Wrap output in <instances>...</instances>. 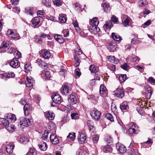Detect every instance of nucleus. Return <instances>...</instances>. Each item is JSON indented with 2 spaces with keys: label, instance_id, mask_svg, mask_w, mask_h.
Wrapping results in <instances>:
<instances>
[{
  "label": "nucleus",
  "instance_id": "obj_31",
  "mask_svg": "<svg viewBox=\"0 0 155 155\" xmlns=\"http://www.w3.org/2000/svg\"><path fill=\"white\" fill-rule=\"evenodd\" d=\"M5 117L7 120H10L11 122L12 123L14 122L16 119L15 115L12 113L6 114Z\"/></svg>",
  "mask_w": 155,
  "mask_h": 155
},
{
  "label": "nucleus",
  "instance_id": "obj_55",
  "mask_svg": "<svg viewBox=\"0 0 155 155\" xmlns=\"http://www.w3.org/2000/svg\"><path fill=\"white\" fill-rule=\"evenodd\" d=\"M105 118L111 122H114L113 117L112 114L110 113H107L105 115Z\"/></svg>",
  "mask_w": 155,
  "mask_h": 155
},
{
  "label": "nucleus",
  "instance_id": "obj_27",
  "mask_svg": "<svg viewBox=\"0 0 155 155\" xmlns=\"http://www.w3.org/2000/svg\"><path fill=\"white\" fill-rule=\"evenodd\" d=\"M44 73L43 74L44 75V78L45 81L51 80L52 78L53 73L51 71L46 70L44 71Z\"/></svg>",
  "mask_w": 155,
  "mask_h": 155
},
{
  "label": "nucleus",
  "instance_id": "obj_24",
  "mask_svg": "<svg viewBox=\"0 0 155 155\" xmlns=\"http://www.w3.org/2000/svg\"><path fill=\"white\" fill-rule=\"evenodd\" d=\"M101 6L104 12L106 13H109L110 12V7L109 4L107 2L104 1L101 4Z\"/></svg>",
  "mask_w": 155,
  "mask_h": 155
},
{
  "label": "nucleus",
  "instance_id": "obj_28",
  "mask_svg": "<svg viewBox=\"0 0 155 155\" xmlns=\"http://www.w3.org/2000/svg\"><path fill=\"white\" fill-rule=\"evenodd\" d=\"M89 30L91 33L94 34L97 33L100 31L99 28L97 26L90 25Z\"/></svg>",
  "mask_w": 155,
  "mask_h": 155
},
{
  "label": "nucleus",
  "instance_id": "obj_8",
  "mask_svg": "<svg viewBox=\"0 0 155 155\" xmlns=\"http://www.w3.org/2000/svg\"><path fill=\"white\" fill-rule=\"evenodd\" d=\"M92 118L94 120L97 121L100 119L101 115L100 111L97 109L92 110L91 112Z\"/></svg>",
  "mask_w": 155,
  "mask_h": 155
},
{
  "label": "nucleus",
  "instance_id": "obj_38",
  "mask_svg": "<svg viewBox=\"0 0 155 155\" xmlns=\"http://www.w3.org/2000/svg\"><path fill=\"white\" fill-rule=\"evenodd\" d=\"M32 67L30 62L26 63L25 64L24 70L25 72L28 73H30L32 71Z\"/></svg>",
  "mask_w": 155,
  "mask_h": 155
},
{
  "label": "nucleus",
  "instance_id": "obj_5",
  "mask_svg": "<svg viewBox=\"0 0 155 155\" xmlns=\"http://www.w3.org/2000/svg\"><path fill=\"white\" fill-rule=\"evenodd\" d=\"M7 35L11 39L18 40L20 39L19 35L15 30H8L7 31Z\"/></svg>",
  "mask_w": 155,
  "mask_h": 155
},
{
  "label": "nucleus",
  "instance_id": "obj_52",
  "mask_svg": "<svg viewBox=\"0 0 155 155\" xmlns=\"http://www.w3.org/2000/svg\"><path fill=\"white\" fill-rule=\"evenodd\" d=\"M35 41L38 44H41L43 41V39L40 36L36 35L35 36Z\"/></svg>",
  "mask_w": 155,
  "mask_h": 155
},
{
  "label": "nucleus",
  "instance_id": "obj_50",
  "mask_svg": "<svg viewBox=\"0 0 155 155\" xmlns=\"http://www.w3.org/2000/svg\"><path fill=\"white\" fill-rule=\"evenodd\" d=\"M112 25V23L111 21L108 20L104 25L103 28L104 29L110 30L111 28V26Z\"/></svg>",
  "mask_w": 155,
  "mask_h": 155
},
{
  "label": "nucleus",
  "instance_id": "obj_34",
  "mask_svg": "<svg viewBox=\"0 0 155 155\" xmlns=\"http://www.w3.org/2000/svg\"><path fill=\"white\" fill-rule=\"evenodd\" d=\"M15 147L14 143H10L7 144L6 146V150L7 153L10 154L12 153Z\"/></svg>",
  "mask_w": 155,
  "mask_h": 155
},
{
  "label": "nucleus",
  "instance_id": "obj_30",
  "mask_svg": "<svg viewBox=\"0 0 155 155\" xmlns=\"http://www.w3.org/2000/svg\"><path fill=\"white\" fill-rule=\"evenodd\" d=\"M111 37L113 40L117 42H120L122 40L121 37L118 34L115 32L111 33Z\"/></svg>",
  "mask_w": 155,
  "mask_h": 155
},
{
  "label": "nucleus",
  "instance_id": "obj_25",
  "mask_svg": "<svg viewBox=\"0 0 155 155\" xmlns=\"http://www.w3.org/2000/svg\"><path fill=\"white\" fill-rule=\"evenodd\" d=\"M152 94V88L151 87L148 86L144 93V95L146 99H149L151 97Z\"/></svg>",
  "mask_w": 155,
  "mask_h": 155
},
{
  "label": "nucleus",
  "instance_id": "obj_41",
  "mask_svg": "<svg viewBox=\"0 0 155 155\" xmlns=\"http://www.w3.org/2000/svg\"><path fill=\"white\" fill-rule=\"evenodd\" d=\"M138 107H137V112L142 116L145 115V111L144 110V108L143 107L138 105Z\"/></svg>",
  "mask_w": 155,
  "mask_h": 155
},
{
  "label": "nucleus",
  "instance_id": "obj_10",
  "mask_svg": "<svg viewBox=\"0 0 155 155\" xmlns=\"http://www.w3.org/2000/svg\"><path fill=\"white\" fill-rule=\"evenodd\" d=\"M123 88H117L114 91L115 95L120 98H123L125 95V93L124 91Z\"/></svg>",
  "mask_w": 155,
  "mask_h": 155
},
{
  "label": "nucleus",
  "instance_id": "obj_23",
  "mask_svg": "<svg viewBox=\"0 0 155 155\" xmlns=\"http://www.w3.org/2000/svg\"><path fill=\"white\" fill-rule=\"evenodd\" d=\"M20 62L18 60L13 58L9 63L10 66L15 68H17L20 66Z\"/></svg>",
  "mask_w": 155,
  "mask_h": 155
},
{
  "label": "nucleus",
  "instance_id": "obj_14",
  "mask_svg": "<svg viewBox=\"0 0 155 155\" xmlns=\"http://www.w3.org/2000/svg\"><path fill=\"white\" fill-rule=\"evenodd\" d=\"M86 134L82 132H79L78 136V140L80 143L82 144L84 143L87 139Z\"/></svg>",
  "mask_w": 155,
  "mask_h": 155
},
{
  "label": "nucleus",
  "instance_id": "obj_58",
  "mask_svg": "<svg viewBox=\"0 0 155 155\" xmlns=\"http://www.w3.org/2000/svg\"><path fill=\"white\" fill-rule=\"evenodd\" d=\"M14 55L15 56V58H14L17 60L21 57V53L18 51H15L14 53Z\"/></svg>",
  "mask_w": 155,
  "mask_h": 155
},
{
  "label": "nucleus",
  "instance_id": "obj_56",
  "mask_svg": "<svg viewBox=\"0 0 155 155\" xmlns=\"http://www.w3.org/2000/svg\"><path fill=\"white\" fill-rule=\"evenodd\" d=\"M9 44L6 41H3L0 46V51L2 50L6 49V48L9 46Z\"/></svg>",
  "mask_w": 155,
  "mask_h": 155
},
{
  "label": "nucleus",
  "instance_id": "obj_44",
  "mask_svg": "<svg viewBox=\"0 0 155 155\" xmlns=\"http://www.w3.org/2000/svg\"><path fill=\"white\" fill-rule=\"evenodd\" d=\"M104 140L107 142V143L111 144L113 142L112 137L109 134H106L104 137Z\"/></svg>",
  "mask_w": 155,
  "mask_h": 155
},
{
  "label": "nucleus",
  "instance_id": "obj_35",
  "mask_svg": "<svg viewBox=\"0 0 155 155\" xmlns=\"http://www.w3.org/2000/svg\"><path fill=\"white\" fill-rule=\"evenodd\" d=\"M25 10L26 13L31 15H32L35 11L36 10V8L34 7L28 6L26 8Z\"/></svg>",
  "mask_w": 155,
  "mask_h": 155
},
{
  "label": "nucleus",
  "instance_id": "obj_54",
  "mask_svg": "<svg viewBox=\"0 0 155 155\" xmlns=\"http://www.w3.org/2000/svg\"><path fill=\"white\" fill-rule=\"evenodd\" d=\"M74 50L75 55L74 57H78L82 53V51L81 49L78 48H76Z\"/></svg>",
  "mask_w": 155,
  "mask_h": 155
},
{
  "label": "nucleus",
  "instance_id": "obj_48",
  "mask_svg": "<svg viewBox=\"0 0 155 155\" xmlns=\"http://www.w3.org/2000/svg\"><path fill=\"white\" fill-rule=\"evenodd\" d=\"M15 49L14 48L10 47L8 48H7L6 49L2 50L0 51V52H6L7 53L10 54H12L13 53L14 49Z\"/></svg>",
  "mask_w": 155,
  "mask_h": 155
},
{
  "label": "nucleus",
  "instance_id": "obj_64",
  "mask_svg": "<svg viewBox=\"0 0 155 155\" xmlns=\"http://www.w3.org/2000/svg\"><path fill=\"white\" fill-rule=\"evenodd\" d=\"M138 4L140 7H142L143 5H146L147 3L146 0H140L138 1Z\"/></svg>",
  "mask_w": 155,
  "mask_h": 155
},
{
  "label": "nucleus",
  "instance_id": "obj_40",
  "mask_svg": "<svg viewBox=\"0 0 155 155\" xmlns=\"http://www.w3.org/2000/svg\"><path fill=\"white\" fill-rule=\"evenodd\" d=\"M118 79L120 84L124 82L128 78L126 74H119L118 75Z\"/></svg>",
  "mask_w": 155,
  "mask_h": 155
},
{
  "label": "nucleus",
  "instance_id": "obj_26",
  "mask_svg": "<svg viewBox=\"0 0 155 155\" xmlns=\"http://www.w3.org/2000/svg\"><path fill=\"white\" fill-rule=\"evenodd\" d=\"M126 16L127 17L124 21L122 20V23L124 27H127L131 25L132 24V21L130 17L127 16Z\"/></svg>",
  "mask_w": 155,
  "mask_h": 155
},
{
  "label": "nucleus",
  "instance_id": "obj_7",
  "mask_svg": "<svg viewBox=\"0 0 155 155\" xmlns=\"http://www.w3.org/2000/svg\"><path fill=\"white\" fill-rule=\"evenodd\" d=\"M116 43L112 41H107L106 43V46L110 52H114L117 48Z\"/></svg>",
  "mask_w": 155,
  "mask_h": 155
},
{
  "label": "nucleus",
  "instance_id": "obj_62",
  "mask_svg": "<svg viewBox=\"0 0 155 155\" xmlns=\"http://www.w3.org/2000/svg\"><path fill=\"white\" fill-rule=\"evenodd\" d=\"M67 18L66 16L64 15L60 16L59 18V21L62 23H65L67 21Z\"/></svg>",
  "mask_w": 155,
  "mask_h": 155
},
{
  "label": "nucleus",
  "instance_id": "obj_57",
  "mask_svg": "<svg viewBox=\"0 0 155 155\" xmlns=\"http://www.w3.org/2000/svg\"><path fill=\"white\" fill-rule=\"evenodd\" d=\"M74 61L75 63L74 66L75 67H77L79 66L80 63V60L78 57H74Z\"/></svg>",
  "mask_w": 155,
  "mask_h": 155
},
{
  "label": "nucleus",
  "instance_id": "obj_60",
  "mask_svg": "<svg viewBox=\"0 0 155 155\" xmlns=\"http://www.w3.org/2000/svg\"><path fill=\"white\" fill-rule=\"evenodd\" d=\"M54 4L57 6H60L63 3L62 0H54L53 2Z\"/></svg>",
  "mask_w": 155,
  "mask_h": 155
},
{
  "label": "nucleus",
  "instance_id": "obj_45",
  "mask_svg": "<svg viewBox=\"0 0 155 155\" xmlns=\"http://www.w3.org/2000/svg\"><path fill=\"white\" fill-rule=\"evenodd\" d=\"M37 151L35 148H30L27 154V155H37Z\"/></svg>",
  "mask_w": 155,
  "mask_h": 155
},
{
  "label": "nucleus",
  "instance_id": "obj_11",
  "mask_svg": "<svg viewBox=\"0 0 155 155\" xmlns=\"http://www.w3.org/2000/svg\"><path fill=\"white\" fill-rule=\"evenodd\" d=\"M36 63L40 67L43 68L44 69H47L49 68V65L41 59H38Z\"/></svg>",
  "mask_w": 155,
  "mask_h": 155
},
{
  "label": "nucleus",
  "instance_id": "obj_18",
  "mask_svg": "<svg viewBox=\"0 0 155 155\" xmlns=\"http://www.w3.org/2000/svg\"><path fill=\"white\" fill-rule=\"evenodd\" d=\"M120 107L123 112L127 111L129 109L128 102L126 101L123 102L120 104Z\"/></svg>",
  "mask_w": 155,
  "mask_h": 155
},
{
  "label": "nucleus",
  "instance_id": "obj_29",
  "mask_svg": "<svg viewBox=\"0 0 155 155\" xmlns=\"http://www.w3.org/2000/svg\"><path fill=\"white\" fill-rule=\"evenodd\" d=\"M45 115L46 118L50 120L54 119L55 117V114L51 111L49 110L45 113Z\"/></svg>",
  "mask_w": 155,
  "mask_h": 155
},
{
  "label": "nucleus",
  "instance_id": "obj_16",
  "mask_svg": "<svg viewBox=\"0 0 155 155\" xmlns=\"http://www.w3.org/2000/svg\"><path fill=\"white\" fill-rule=\"evenodd\" d=\"M75 93H72L68 96V100L69 102L72 105L75 104L77 102V99Z\"/></svg>",
  "mask_w": 155,
  "mask_h": 155
},
{
  "label": "nucleus",
  "instance_id": "obj_3",
  "mask_svg": "<svg viewBox=\"0 0 155 155\" xmlns=\"http://www.w3.org/2000/svg\"><path fill=\"white\" fill-rule=\"evenodd\" d=\"M71 90L72 87L70 84L64 83L61 88L60 91L63 95H68L71 93Z\"/></svg>",
  "mask_w": 155,
  "mask_h": 155
},
{
  "label": "nucleus",
  "instance_id": "obj_59",
  "mask_svg": "<svg viewBox=\"0 0 155 155\" xmlns=\"http://www.w3.org/2000/svg\"><path fill=\"white\" fill-rule=\"evenodd\" d=\"M29 141L28 138L26 137H21L19 139V141L23 144H25Z\"/></svg>",
  "mask_w": 155,
  "mask_h": 155
},
{
  "label": "nucleus",
  "instance_id": "obj_22",
  "mask_svg": "<svg viewBox=\"0 0 155 155\" xmlns=\"http://www.w3.org/2000/svg\"><path fill=\"white\" fill-rule=\"evenodd\" d=\"M50 139L51 142L54 144H56L59 143L58 137L55 134H51L50 135Z\"/></svg>",
  "mask_w": 155,
  "mask_h": 155
},
{
  "label": "nucleus",
  "instance_id": "obj_39",
  "mask_svg": "<svg viewBox=\"0 0 155 155\" xmlns=\"http://www.w3.org/2000/svg\"><path fill=\"white\" fill-rule=\"evenodd\" d=\"M34 81L30 78L27 77L26 78V85L28 87H31L33 86Z\"/></svg>",
  "mask_w": 155,
  "mask_h": 155
},
{
  "label": "nucleus",
  "instance_id": "obj_47",
  "mask_svg": "<svg viewBox=\"0 0 155 155\" xmlns=\"http://www.w3.org/2000/svg\"><path fill=\"white\" fill-rule=\"evenodd\" d=\"M42 38H47L48 39H51L52 37L51 35V33L49 32L48 33H45L44 32L42 33L40 35Z\"/></svg>",
  "mask_w": 155,
  "mask_h": 155
},
{
  "label": "nucleus",
  "instance_id": "obj_53",
  "mask_svg": "<svg viewBox=\"0 0 155 155\" xmlns=\"http://www.w3.org/2000/svg\"><path fill=\"white\" fill-rule=\"evenodd\" d=\"M56 127V126L55 124L53 122H51L49 124L47 130L48 131H49L52 130H55Z\"/></svg>",
  "mask_w": 155,
  "mask_h": 155
},
{
  "label": "nucleus",
  "instance_id": "obj_51",
  "mask_svg": "<svg viewBox=\"0 0 155 155\" xmlns=\"http://www.w3.org/2000/svg\"><path fill=\"white\" fill-rule=\"evenodd\" d=\"M153 143V140L150 138H148V140L143 143V145L146 147H150Z\"/></svg>",
  "mask_w": 155,
  "mask_h": 155
},
{
  "label": "nucleus",
  "instance_id": "obj_21",
  "mask_svg": "<svg viewBox=\"0 0 155 155\" xmlns=\"http://www.w3.org/2000/svg\"><path fill=\"white\" fill-rule=\"evenodd\" d=\"M23 110L25 116L28 115L32 110V106L29 104H25Z\"/></svg>",
  "mask_w": 155,
  "mask_h": 155
},
{
  "label": "nucleus",
  "instance_id": "obj_42",
  "mask_svg": "<svg viewBox=\"0 0 155 155\" xmlns=\"http://www.w3.org/2000/svg\"><path fill=\"white\" fill-rule=\"evenodd\" d=\"M2 74L3 77L7 78H14L15 75V74L14 73L10 72L4 73Z\"/></svg>",
  "mask_w": 155,
  "mask_h": 155
},
{
  "label": "nucleus",
  "instance_id": "obj_12",
  "mask_svg": "<svg viewBox=\"0 0 155 155\" xmlns=\"http://www.w3.org/2000/svg\"><path fill=\"white\" fill-rule=\"evenodd\" d=\"M40 18L38 17H34L31 21L32 24V26L35 28H38L40 26Z\"/></svg>",
  "mask_w": 155,
  "mask_h": 155
},
{
  "label": "nucleus",
  "instance_id": "obj_19",
  "mask_svg": "<svg viewBox=\"0 0 155 155\" xmlns=\"http://www.w3.org/2000/svg\"><path fill=\"white\" fill-rule=\"evenodd\" d=\"M101 148L102 151L105 153H111L113 151V148L110 145L107 144L105 146H103Z\"/></svg>",
  "mask_w": 155,
  "mask_h": 155
},
{
  "label": "nucleus",
  "instance_id": "obj_6",
  "mask_svg": "<svg viewBox=\"0 0 155 155\" xmlns=\"http://www.w3.org/2000/svg\"><path fill=\"white\" fill-rule=\"evenodd\" d=\"M127 151L128 155H137L138 154V150L133 143H130Z\"/></svg>",
  "mask_w": 155,
  "mask_h": 155
},
{
  "label": "nucleus",
  "instance_id": "obj_9",
  "mask_svg": "<svg viewBox=\"0 0 155 155\" xmlns=\"http://www.w3.org/2000/svg\"><path fill=\"white\" fill-rule=\"evenodd\" d=\"M41 57L45 59H49L51 57V54L46 49H42L40 52Z\"/></svg>",
  "mask_w": 155,
  "mask_h": 155
},
{
  "label": "nucleus",
  "instance_id": "obj_15",
  "mask_svg": "<svg viewBox=\"0 0 155 155\" xmlns=\"http://www.w3.org/2000/svg\"><path fill=\"white\" fill-rule=\"evenodd\" d=\"M116 147L117 150L120 153H124L126 152L127 148L122 144L117 143L116 145Z\"/></svg>",
  "mask_w": 155,
  "mask_h": 155
},
{
  "label": "nucleus",
  "instance_id": "obj_32",
  "mask_svg": "<svg viewBox=\"0 0 155 155\" xmlns=\"http://www.w3.org/2000/svg\"><path fill=\"white\" fill-rule=\"evenodd\" d=\"M54 38L55 40L59 43H63L65 41V39L64 38L62 35H55Z\"/></svg>",
  "mask_w": 155,
  "mask_h": 155
},
{
  "label": "nucleus",
  "instance_id": "obj_61",
  "mask_svg": "<svg viewBox=\"0 0 155 155\" xmlns=\"http://www.w3.org/2000/svg\"><path fill=\"white\" fill-rule=\"evenodd\" d=\"M71 118L73 119H77L79 117V115L77 113H72L71 114Z\"/></svg>",
  "mask_w": 155,
  "mask_h": 155
},
{
  "label": "nucleus",
  "instance_id": "obj_43",
  "mask_svg": "<svg viewBox=\"0 0 155 155\" xmlns=\"http://www.w3.org/2000/svg\"><path fill=\"white\" fill-rule=\"evenodd\" d=\"M99 23V21H97V18L94 17L89 21L90 25L97 26Z\"/></svg>",
  "mask_w": 155,
  "mask_h": 155
},
{
  "label": "nucleus",
  "instance_id": "obj_2",
  "mask_svg": "<svg viewBox=\"0 0 155 155\" xmlns=\"http://www.w3.org/2000/svg\"><path fill=\"white\" fill-rule=\"evenodd\" d=\"M53 95L54 97H51L52 102L51 106L52 107L57 106L61 103V97L58 93H54Z\"/></svg>",
  "mask_w": 155,
  "mask_h": 155
},
{
  "label": "nucleus",
  "instance_id": "obj_13",
  "mask_svg": "<svg viewBox=\"0 0 155 155\" xmlns=\"http://www.w3.org/2000/svg\"><path fill=\"white\" fill-rule=\"evenodd\" d=\"M9 125L8 120L6 119L0 118V129L5 128L6 129Z\"/></svg>",
  "mask_w": 155,
  "mask_h": 155
},
{
  "label": "nucleus",
  "instance_id": "obj_36",
  "mask_svg": "<svg viewBox=\"0 0 155 155\" xmlns=\"http://www.w3.org/2000/svg\"><path fill=\"white\" fill-rule=\"evenodd\" d=\"M86 147L83 146L81 147L77 152L78 155H88V153L86 150Z\"/></svg>",
  "mask_w": 155,
  "mask_h": 155
},
{
  "label": "nucleus",
  "instance_id": "obj_46",
  "mask_svg": "<svg viewBox=\"0 0 155 155\" xmlns=\"http://www.w3.org/2000/svg\"><path fill=\"white\" fill-rule=\"evenodd\" d=\"M75 137V133L74 132H71L69 134L68 136H67V139L70 141H74Z\"/></svg>",
  "mask_w": 155,
  "mask_h": 155
},
{
  "label": "nucleus",
  "instance_id": "obj_1",
  "mask_svg": "<svg viewBox=\"0 0 155 155\" xmlns=\"http://www.w3.org/2000/svg\"><path fill=\"white\" fill-rule=\"evenodd\" d=\"M33 122V119H27L25 117H20L18 120V125L22 129L31 126Z\"/></svg>",
  "mask_w": 155,
  "mask_h": 155
},
{
  "label": "nucleus",
  "instance_id": "obj_37",
  "mask_svg": "<svg viewBox=\"0 0 155 155\" xmlns=\"http://www.w3.org/2000/svg\"><path fill=\"white\" fill-rule=\"evenodd\" d=\"M89 70L91 73H94L99 71V69L97 66L91 64L89 67Z\"/></svg>",
  "mask_w": 155,
  "mask_h": 155
},
{
  "label": "nucleus",
  "instance_id": "obj_17",
  "mask_svg": "<svg viewBox=\"0 0 155 155\" xmlns=\"http://www.w3.org/2000/svg\"><path fill=\"white\" fill-rule=\"evenodd\" d=\"M99 92L100 94L104 97H106L107 95V90L105 86L103 84H101L100 86Z\"/></svg>",
  "mask_w": 155,
  "mask_h": 155
},
{
  "label": "nucleus",
  "instance_id": "obj_49",
  "mask_svg": "<svg viewBox=\"0 0 155 155\" xmlns=\"http://www.w3.org/2000/svg\"><path fill=\"white\" fill-rule=\"evenodd\" d=\"M70 120V117L67 115L64 116L61 119L60 121V124L63 125L68 122Z\"/></svg>",
  "mask_w": 155,
  "mask_h": 155
},
{
  "label": "nucleus",
  "instance_id": "obj_20",
  "mask_svg": "<svg viewBox=\"0 0 155 155\" xmlns=\"http://www.w3.org/2000/svg\"><path fill=\"white\" fill-rule=\"evenodd\" d=\"M87 123L90 132H91V133H94L95 132V128L93 121L89 120H87Z\"/></svg>",
  "mask_w": 155,
  "mask_h": 155
},
{
  "label": "nucleus",
  "instance_id": "obj_63",
  "mask_svg": "<svg viewBox=\"0 0 155 155\" xmlns=\"http://www.w3.org/2000/svg\"><path fill=\"white\" fill-rule=\"evenodd\" d=\"M62 33L64 37H67L69 35V30L68 29H64L62 30Z\"/></svg>",
  "mask_w": 155,
  "mask_h": 155
},
{
  "label": "nucleus",
  "instance_id": "obj_4",
  "mask_svg": "<svg viewBox=\"0 0 155 155\" xmlns=\"http://www.w3.org/2000/svg\"><path fill=\"white\" fill-rule=\"evenodd\" d=\"M130 128L128 131L130 134H137L140 132L139 127L135 123L133 122L130 123L129 125Z\"/></svg>",
  "mask_w": 155,
  "mask_h": 155
},
{
  "label": "nucleus",
  "instance_id": "obj_33",
  "mask_svg": "<svg viewBox=\"0 0 155 155\" xmlns=\"http://www.w3.org/2000/svg\"><path fill=\"white\" fill-rule=\"evenodd\" d=\"M38 146L41 150L44 151L46 150L48 148L47 143L42 141L39 143Z\"/></svg>",
  "mask_w": 155,
  "mask_h": 155
}]
</instances>
